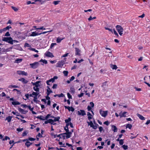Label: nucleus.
Listing matches in <instances>:
<instances>
[{"label":"nucleus","mask_w":150,"mask_h":150,"mask_svg":"<svg viewBox=\"0 0 150 150\" xmlns=\"http://www.w3.org/2000/svg\"><path fill=\"white\" fill-rule=\"evenodd\" d=\"M2 40L3 41L7 42L11 45H13V40L11 37H3L2 38Z\"/></svg>","instance_id":"f257e3e1"},{"label":"nucleus","mask_w":150,"mask_h":150,"mask_svg":"<svg viewBox=\"0 0 150 150\" xmlns=\"http://www.w3.org/2000/svg\"><path fill=\"white\" fill-rule=\"evenodd\" d=\"M116 28L120 35L121 36L123 34L122 32L123 31V28L120 25H116Z\"/></svg>","instance_id":"f03ea898"},{"label":"nucleus","mask_w":150,"mask_h":150,"mask_svg":"<svg viewBox=\"0 0 150 150\" xmlns=\"http://www.w3.org/2000/svg\"><path fill=\"white\" fill-rule=\"evenodd\" d=\"M64 64V61L63 60H61L59 61L57 63L56 67H57L62 68Z\"/></svg>","instance_id":"7ed1b4c3"},{"label":"nucleus","mask_w":150,"mask_h":150,"mask_svg":"<svg viewBox=\"0 0 150 150\" xmlns=\"http://www.w3.org/2000/svg\"><path fill=\"white\" fill-rule=\"evenodd\" d=\"M30 65L31 66V68L33 69H35L39 66V63L38 62H35L33 63L30 64Z\"/></svg>","instance_id":"20e7f679"},{"label":"nucleus","mask_w":150,"mask_h":150,"mask_svg":"<svg viewBox=\"0 0 150 150\" xmlns=\"http://www.w3.org/2000/svg\"><path fill=\"white\" fill-rule=\"evenodd\" d=\"M99 112L101 115L104 117H105L108 114L107 111H102L101 110H100Z\"/></svg>","instance_id":"39448f33"},{"label":"nucleus","mask_w":150,"mask_h":150,"mask_svg":"<svg viewBox=\"0 0 150 150\" xmlns=\"http://www.w3.org/2000/svg\"><path fill=\"white\" fill-rule=\"evenodd\" d=\"M77 113L79 115H81L83 116L86 115L85 111L84 110H80V111H78Z\"/></svg>","instance_id":"423d86ee"},{"label":"nucleus","mask_w":150,"mask_h":150,"mask_svg":"<svg viewBox=\"0 0 150 150\" xmlns=\"http://www.w3.org/2000/svg\"><path fill=\"white\" fill-rule=\"evenodd\" d=\"M45 55L47 57L52 58L54 57V56L53 54L49 51H47L45 53Z\"/></svg>","instance_id":"0eeeda50"},{"label":"nucleus","mask_w":150,"mask_h":150,"mask_svg":"<svg viewBox=\"0 0 150 150\" xmlns=\"http://www.w3.org/2000/svg\"><path fill=\"white\" fill-rule=\"evenodd\" d=\"M75 55H76L80 56L81 55V51L80 50V49L77 47H75Z\"/></svg>","instance_id":"6e6552de"},{"label":"nucleus","mask_w":150,"mask_h":150,"mask_svg":"<svg viewBox=\"0 0 150 150\" xmlns=\"http://www.w3.org/2000/svg\"><path fill=\"white\" fill-rule=\"evenodd\" d=\"M40 35L41 33H39L37 32V31L36 30L35 32H32L31 34L30 35V36L34 37Z\"/></svg>","instance_id":"1a4fd4ad"},{"label":"nucleus","mask_w":150,"mask_h":150,"mask_svg":"<svg viewBox=\"0 0 150 150\" xmlns=\"http://www.w3.org/2000/svg\"><path fill=\"white\" fill-rule=\"evenodd\" d=\"M64 134H65L66 135V139H68L70 137L72 133L71 132H68L64 133Z\"/></svg>","instance_id":"9d476101"},{"label":"nucleus","mask_w":150,"mask_h":150,"mask_svg":"<svg viewBox=\"0 0 150 150\" xmlns=\"http://www.w3.org/2000/svg\"><path fill=\"white\" fill-rule=\"evenodd\" d=\"M64 107L65 109H68L69 111H71L72 112H73L74 110V108L72 107H71L69 106H64Z\"/></svg>","instance_id":"9b49d317"},{"label":"nucleus","mask_w":150,"mask_h":150,"mask_svg":"<svg viewBox=\"0 0 150 150\" xmlns=\"http://www.w3.org/2000/svg\"><path fill=\"white\" fill-rule=\"evenodd\" d=\"M18 80L21 81L22 82L25 84L27 83L28 82V81L23 78H21L19 79Z\"/></svg>","instance_id":"f8f14e48"},{"label":"nucleus","mask_w":150,"mask_h":150,"mask_svg":"<svg viewBox=\"0 0 150 150\" xmlns=\"http://www.w3.org/2000/svg\"><path fill=\"white\" fill-rule=\"evenodd\" d=\"M32 144V143L30 142L29 141H27L25 143V145L26 146L27 148H29L30 145Z\"/></svg>","instance_id":"ddd939ff"},{"label":"nucleus","mask_w":150,"mask_h":150,"mask_svg":"<svg viewBox=\"0 0 150 150\" xmlns=\"http://www.w3.org/2000/svg\"><path fill=\"white\" fill-rule=\"evenodd\" d=\"M36 117L37 118L42 120H46L45 119V117L42 115L38 116Z\"/></svg>","instance_id":"4468645a"},{"label":"nucleus","mask_w":150,"mask_h":150,"mask_svg":"<svg viewBox=\"0 0 150 150\" xmlns=\"http://www.w3.org/2000/svg\"><path fill=\"white\" fill-rule=\"evenodd\" d=\"M137 116L139 118L142 120H145V118L143 116L139 114H137Z\"/></svg>","instance_id":"2eb2a0df"},{"label":"nucleus","mask_w":150,"mask_h":150,"mask_svg":"<svg viewBox=\"0 0 150 150\" xmlns=\"http://www.w3.org/2000/svg\"><path fill=\"white\" fill-rule=\"evenodd\" d=\"M60 119V117H55L54 118V119H52V122H54L59 121Z\"/></svg>","instance_id":"dca6fc26"},{"label":"nucleus","mask_w":150,"mask_h":150,"mask_svg":"<svg viewBox=\"0 0 150 150\" xmlns=\"http://www.w3.org/2000/svg\"><path fill=\"white\" fill-rule=\"evenodd\" d=\"M18 110L21 112L23 114H25L26 112H25L24 111V110L23 109H22L20 108H18Z\"/></svg>","instance_id":"f3484780"},{"label":"nucleus","mask_w":150,"mask_h":150,"mask_svg":"<svg viewBox=\"0 0 150 150\" xmlns=\"http://www.w3.org/2000/svg\"><path fill=\"white\" fill-rule=\"evenodd\" d=\"M41 82L40 81H38L36 82L35 83H33V85L34 86H37V87H39L40 85L39 84V83H40Z\"/></svg>","instance_id":"a211bd4d"},{"label":"nucleus","mask_w":150,"mask_h":150,"mask_svg":"<svg viewBox=\"0 0 150 150\" xmlns=\"http://www.w3.org/2000/svg\"><path fill=\"white\" fill-rule=\"evenodd\" d=\"M12 118V116H8L6 117V120H7L8 122H9L11 121V119Z\"/></svg>","instance_id":"6ab92c4d"},{"label":"nucleus","mask_w":150,"mask_h":150,"mask_svg":"<svg viewBox=\"0 0 150 150\" xmlns=\"http://www.w3.org/2000/svg\"><path fill=\"white\" fill-rule=\"evenodd\" d=\"M112 127L114 132H117V129L115 126L112 125Z\"/></svg>","instance_id":"aec40b11"},{"label":"nucleus","mask_w":150,"mask_h":150,"mask_svg":"<svg viewBox=\"0 0 150 150\" xmlns=\"http://www.w3.org/2000/svg\"><path fill=\"white\" fill-rule=\"evenodd\" d=\"M11 103L13 105H19L21 104L19 102L17 101L12 102Z\"/></svg>","instance_id":"412c9836"},{"label":"nucleus","mask_w":150,"mask_h":150,"mask_svg":"<svg viewBox=\"0 0 150 150\" xmlns=\"http://www.w3.org/2000/svg\"><path fill=\"white\" fill-rule=\"evenodd\" d=\"M127 113V112H124L123 113H122L121 114V113H120V117H126V116L125 115V114H126Z\"/></svg>","instance_id":"4be33fe9"},{"label":"nucleus","mask_w":150,"mask_h":150,"mask_svg":"<svg viewBox=\"0 0 150 150\" xmlns=\"http://www.w3.org/2000/svg\"><path fill=\"white\" fill-rule=\"evenodd\" d=\"M22 60L21 59H17L15 60V62L17 63H20L22 61Z\"/></svg>","instance_id":"5701e85b"},{"label":"nucleus","mask_w":150,"mask_h":150,"mask_svg":"<svg viewBox=\"0 0 150 150\" xmlns=\"http://www.w3.org/2000/svg\"><path fill=\"white\" fill-rule=\"evenodd\" d=\"M38 87H37V86H34L33 87V89L36 92L39 93V89Z\"/></svg>","instance_id":"b1692460"},{"label":"nucleus","mask_w":150,"mask_h":150,"mask_svg":"<svg viewBox=\"0 0 150 150\" xmlns=\"http://www.w3.org/2000/svg\"><path fill=\"white\" fill-rule=\"evenodd\" d=\"M110 67L112 69H116L117 68V66L115 64H112L111 65Z\"/></svg>","instance_id":"393cba45"},{"label":"nucleus","mask_w":150,"mask_h":150,"mask_svg":"<svg viewBox=\"0 0 150 150\" xmlns=\"http://www.w3.org/2000/svg\"><path fill=\"white\" fill-rule=\"evenodd\" d=\"M46 120H47L45 121L44 122V123L45 124H47L48 123H50V122L52 121V119H49L48 120L47 119Z\"/></svg>","instance_id":"a878e982"},{"label":"nucleus","mask_w":150,"mask_h":150,"mask_svg":"<svg viewBox=\"0 0 150 150\" xmlns=\"http://www.w3.org/2000/svg\"><path fill=\"white\" fill-rule=\"evenodd\" d=\"M69 124H67L65 127L64 128V129L65 130L66 132H69V130L68 129V126Z\"/></svg>","instance_id":"bb28decb"},{"label":"nucleus","mask_w":150,"mask_h":150,"mask_svg":"<svg viewBox=\"0 0 150 150\" xmlns=\"http://www.w3.org/2000/svg\"><path fill=\"white\" fill-rule=\"evenodd\" d=\"M11 27L10 26H8L5 28L3 29V31H5L7 30H9V28H11Z\"/></svg>","instance_id":"cd10ccee"},{"label":"nucleus","mask_w":150,"mask_h":150,"mask_svg":"<svg viewBox=\"0 0 150 150\" xmlns=\"http://www.w3.org/2000/svg\"><path fill=\"white\" fill-rule=\"evenodd\" d=\"M18 87L16 85H9L8 86V88H18Z\"/></svg>","instance_id":"c85d7f7f"},{"label":"nucleus","mask_w":150,"mask_h":150,"mask_svg":"<svg viewBox=\"0 0 150 150\" xmlns=\"http://www.w3.org/2000/svg\"><path fill=\"white\" fill-rule=\"evenodd\" d=\"M132 126V125L129 124H128L126 126V128H129V129H131Z\"/></svg>","instance_id":"c756f323"},{"label":"nucleus","mask_w":150,"mask_h":150,"mask_svg":"<svg viewBox=\"0 0 150 150\" xmlns=\"http://www.w3.org/2000/svg\"><path fill=\"white\" fill-rule=\"evenodd\" d=\"M28 133V132L27 131H25L22 134V136L23 137H24L26 136Z\"/></svg>","instance_id":"7c9ffc66"},{"label":"nucleus","mask_w":150,"mask_h":150,"mask_svg":"<svg viewBox=\"0 0 150 150\" xmlns=\"http://www.w3.org/2000/svg\"><path fill=\"white\" fill-rule=\"evenodd\" d=\"M63 40V39H61V38L58 37L57 39V42L58 43H59Z\"/></svg>","instance_id":"2f4dec72"},{"label":"nucleus","mask_w":150,"mask_h":150,"mask_svg":"<svg viewBox=\"0 0 150 150\" xmlns=\"http://www.w3.org/2000/svg\"><path fill=\"white\" fill-rule=\"evenodd\" d=\"M32 93L33 95L34 96H37L39 93L38 92H33Z\"/></svg>","instance_id":"473e14b6"},{"label":"nucleus","mask_w":150,"mask_h":150,"mask_svg":"<svg viewBox=\"0 0 150 150\" xmlns=\"http://www.w3.org/2000/svg\"><path fill=\"white\" fill-rule=\"evenodd\" d=\"M15 34L17 35H19L22 34L21 32L19 31H16L15 32Z\"/></svg>","instance_id":"72a5a7b5"},{"label":"nucleus","mask_w":150,"mask_h":150,"mask_svg":"<svg viewBox=\"0 0 150 150\" xmlns=\"http://www.w3.org/2000/svg\"><path fill=\"white\" fill-rule=\"evenodd\" d=\"M40 62H42L43 63H44L45 64H46L47 63V62L46 60H43L42 59L40 60Z\"/></svg>","instance_id":"f704fd0d"},{"label":"nucleus","mask_w":150,"mask_h":150,"mask_svg":"<svg viewBox=\"0 0 150 150\" xmlns=\"http://www.w3.org/2000/svg\"><path fill=\"white\" fill-rule=\"evenodd\" d=\"M71 120V119L70 118H69L67 119H66L65 120V122L67 123V124H69L68 122H70Z\"/></svg>","instance_id":"c9c22d12"},{"label":"nucleus","mask_w":150,"mask_h":150,"mask_svg":"<svg viewBox=\"0 0 150 150\" xmlns=\"http://www.w3.org/2000/svg\"><path fill=\"white\" fill-rule=\"evenodd\" d=\"M63 73L65 76H67L68 73V71H63Z\"/></svg>","instance_id":"e433bc0d"},{"label":"nucleus","mask_w":150,"mask_h":150,"mask_svg":"<svg viewBox=\"0 0 150 150\" xmlns=\"http://www.w3.org/2000/svg\"><path fill=\"white\" fill-rule=\"evenodd\" d=\"M52 92H53L51 90H47V96H49L50 95V94L51 93H52Z\"/></svg>","instance_id":"4c0bfd02"},{"label":"nucleus","mask_w":150,"mask_h":150,"mask_svg":"<svg viewBox=\"0 0 150 150\" xmlns=\"http://www.w3.org/2000/svg\"><path fill=\"white\" fill-rule=\"evenodd\" d=\"M87 122L88 123V125L90 126V127H93L92 126L93 125V123L91 121H90V122Z\"/></svg>","instance_id":"58836bf2"},{"label":"nucleus","mask_w":150,"mask_h":150,"mask_svg":"<svg viewBox=\"0 0 150 150\" xmlns=\"http://www.w3.org/2000/svg\"><path fill=\"white\" fill-rule=\"evenodd\" d=\"M7 139L9 140L10 139V138L7 136H6L5 137V138H4L2 139V140L3 141H4L6 140H7Z\"/></svg>","instance_id":"ea45409f"},{"label":"nucleus","mask_w":150,"mask_h":150,"mask_svg":"<svg viewBox=\"0 0 150 150\" xmlns=\"http://www.w3.org/2000/svg\"><path fill=\"white\" fill-rule=\"evenodd\" d=\"M35 140V138H34L32 137H28V140L31 141H34Z\"/></svg>","instance_id":"a19ab883"},{"label":"nucleus","mask_w":150,"mask_h":150,"mask_svg":"<svg viewBox=\"0 0 150 150\" xmlns=\"http://www.w3.org/2000/svg\"><path fill=\"white\" fill-rule=\"evenodd\" d=\"M57 45V44L55 43H52L50 46V48L52 49L54 45Z\"/></svg>","instance_id":"79ce46f5"},{"label":"nucleus","mask_w":150,"mask_h":150,"mask_svg":"<svg viewBox=\"0 0 150 150\" xmlns=\"http://www.w3.org/2000/svg\"><path fill=\"white\" fill-rule=\"evenodd\" d=\"M60 2V1H54L53 2V4L55 5H57L59 4V2Z\"/></svg>","instance_id":"37998d69"},{"label":"nucleus","mask_w":150,"mask_h":150,"mask_svg":"<svg viewBox=\"0 0 150 150\" xmlns=\"http://www.w3.org/2000/svg\"><path fill=\"white\" fill-rule=\"evenodd\" d=\"M122 147L125 150H127L128 149V146L125 145H123L122 146Z\"/></svg>","instance_id":"c03bdc74"},{"label":"nucleus","mask_w":150,"mask_h":150,"mask_svg":"<svg viewBox=\"0 0 150 150\" xmlns=\"http://www.w3.org/2000/svg\"><path fill=\"white\" fill-rule=\"evenodd\" d=\"M71 91V93H75L74 89L73 88H71L70 89Z\"/></svg>","instance_id":"a18cd8bd"},{"label":"nucleus","mask_w":150,"mask_h":150,"mask_svg":"<svg viewBox=\"0 0 150 150\" xmlns=\"http://www.w3.org/2000/svg\"><path fill=\"white\" fill-rule=\"evenodd\" d=\"M11 8L15 11H18V9L17 8H16V7H14V6H11Z\"/></svg>","instance_id":"49530a36"},{"label":"nucleus","mask_w":150,"mask_h":150,"mask_svg":"<svg viewBox=\"0 0 150 150\" xmlns=\"http://www.w3.org/2000/svg\"><path fill=\"white\" fill-rule=\"evenodd\" d=\"M51 115L50 114H47L46 116L45 117V119H46V120H47V119H48L49 118H50V116H51Z\"/></svg>","instance_id":"de8ad7c7"},{"label":"nucleus","mask_w":150,"mask_h":150,"mask_svg":"<svg viewBox=\"0 0 150 150\" xmlns=\"http://www.w3.org/2000/svg\"><path fill=\"white\" fill-rule=\"evenodd\" d=\"M4 36H10V34L9 33V32H7L5 34Z\"/></svg>","instance_id":"09e8293b"},{"label":"nucleus","mask_w":150,"mask_h":150,"mask_svg":"<svg viewBox=\"0 0 150 150\" xmlns=\"http://www.w3.org/2000/svg\"><path fill=\"white\" fill-rule=\"evenodd\" d=\"M124 143L123 139H120V142H119V144L120 145H122Z\"/></svg>","instance_id":"8fccbe9b"},{"label":"nucleus","mask_w":150,"mask_h":150,"mask_svg":"<svg viewBox=\"0 0 150 150\" xmlns=\"http://www.w3.org/2000/svg\"><path fill=\"white\" fill-rule=\"evenodd\" d=\"M21 75H23L25 76H27L28 75L27 73V72H25L24 71H23L22 72V74H21Z\"/></svg>","instance_id":"3c124183"},{"label":"nucleus","mask_w":150,"mask_h":150,"mask_svg":"<svg viewBox=\"0 0 150 150\" xmlns=\"http://www.w3.org/2000/svg\"><path fill=\"white\" fill-rule=\"evenodd\" d=\"M105 30H108L111 32H113V31H112L113 30L112 29L110 28H107V27H105Z\"/></svg>","instance_id":"603ef678"},{"label":"nucleus","mask_w":150,"mask_h":150,"mask_svg":"<svg viewBox=\"0 0 150 150\" xmlns=\"http://www.w3.org/2000/svg\"><path fill=\"white\" fill-rule=\"evenodd\" d=\"M36 30H45V28H44V27L42 26V27L35 28Z\"/></svg>","instance_id":"864d4df0"},{"label":"nucleus","mask_w":150,"mask_h":150,"mask_svg":"<svg viewBox=\"0 0 150 150\" xmlns=\"http://www.w3.org/2000/svg\"><path fill=\"white\" fill-rule=\"evenodd\" d=\"M24 46H25V47H30V45L28 43L26 42Z\"/></svg>","instance_id":"5fc2aeb1"},{"label":"nucleus","mask_w":150,"mask_h":150,"mask_svg":"<svg viewBox=\"0 0 150 150\" xmlns=\"http://www.w3.org/2000/svg\"><path fill=\"white\" fill-rule=\"evenodd\" d=\"M23 129V128H17L16 129V130L18 132H20L22 131Z\"/></svg>","instance_id":"6e6d98bb"},{"label":"nucleus","mask_w":150,"mask_h":150,"mask_svg":"<svg viewBox=\"0 0 150 150\" xmlns=\"http://www.w3.org/2000/svg\"><path fill=\"white\" fill-rule=\"evenodd\" d=\"M109 123L110 122L108 121H105L104 122V124L107 126L108 125Z\"/></svg>","instance_id":"4d7b16f0"},{"label":"nucleus","mask_w":150,"mask_h":150,"mask_svg":"<svg viewBox=\"0 0 150 150\" xmlns=\"http://www.w3.org/2000/svg\"><path fill=\"white\" fill-rule=\"evenodd\" d=\"M67 95L69 99L72 98L71 96L69 93H67Z\"/></svg>","instance_id":"13d9d810"},{"label":"nucleus","mask_w":150,"mask_h":150,"mask_svg":"<svg viewBox=\"0 0 150 150\" xmlns=\"http://www.w3.org/2000/svg\"><path fill=\"white\" fill-rule=\"evenodd\" d=\"M83 94H84L83 93H81L80 94H79L78 95V96L79 98H80V97H82L83 96Z\"/></svg>","instance_id":"bf43d9fd"},{"label":"nucleus","mask_w":150,"mask_h":150,"mask_svg":"<svg viewBox=\"0 0 150 150\" xmlns=\"http://www.w3.org/2000/svg\"><path fill=\"white\" fill-rule=\"evenodd\" d=\"M28 108L31 111H32V110H33V109H34V108H31V106H30V105H28Z\"/></svg>","instance_id":"052dcab7"},{"label":"nucleus","mask_w":150,"mask_h":150,"mask_svg":"<svg viewBox=\"0 0 150 150\" xmlns=\"http://www.w3.org/2000/svg\"><path fill=\"white\" fill-rule=\"evenodd\" d=\"M58 96L59 97H63L64 96V95L62 93H61V94H58Z\"/></svg>","instance_id":"680f3d73"},{"label":"nucleus","mask_w":150,"mask_h":150,"mask_svg":"<svg viewBox=\"0 0 150 150\" xmlns=\"http://www.w3.org/2000/svg\"><path fill=\"white\" fill-rule=\"evenodd\" d=\"M57 84H54L52 87L53 89L56 88L57 87Z\"/></svg>","instance_id":"e2e57ef3"},{"label":"nucleus","mask_w":150,"mask_h":150,"mask_svg":"<svg viewBox=\"0 0 150 150\" xmlns=\"http://www.w3.org/2000/svg\"><path fill=\"white\" fill-rule=\"evenodd\" d=\"M98 126L96 125H93L92 126L93 127H92L93 129H96L97 128Z\"/></svg>","instance_id":"0e129e2a"},{"label":"nucleus","mask_w":150,"mask_h":150,"mask_svg":"<svg viewBox=\"0 0 150 150\" xmlns=\"http://www.w3.org/2000/svg\"><path fill=\"white\" fill-rule=\"evenodd\" d=\"M34 99L33 100L35 102H37V96H34Z\"/></svg>","instance_id":"69168bd1"},{"label":"nucleus","mask_w":150,"mask_h":150,"mask_svg":"<svg viewBox=\"0 0 150 150\" xmlns=\"http://www.w3.org/2000/svg\"><path fill=\"white\" fill-rule=\"evenodd\" d=\"M113 31H114V34L115 35H117V36H118V35L117 33L116 32V31L115 30V29H113Z\"/></svg>","instance_id":"338daca9"},{"label":"nucleus","mask_w":150,"mask_h":150,"mask_svg":"<svg viewBox=\"0 0 150 150\" xmlns=\"http://www.w3.org/2000/svg\"><path fill=\"white\" fill-rule=\"evenodd\" d=\"M99 131L101 132L103 130V129L102 127H100L99 128Z\"/></svg>","instance_id":"774afa93"}]
</instances>
